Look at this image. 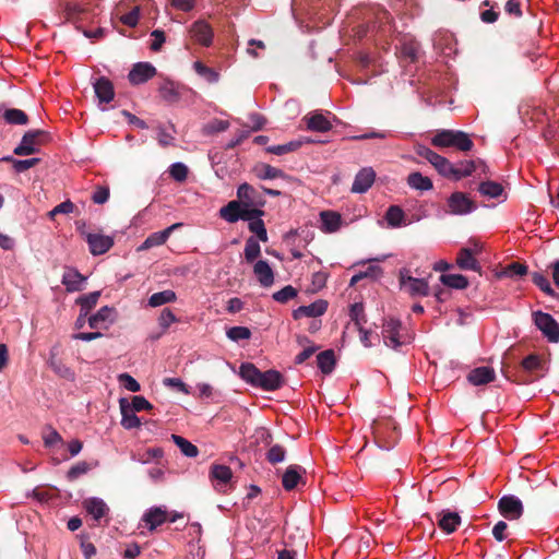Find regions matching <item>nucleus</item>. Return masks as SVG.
<instances>
[{
    "instance_id": "1",
    "label": "nucleus",
    "mask_w": 559,
    "mask_h": 559,
    "mask_svg": "<svg viewBox=\"0 0 559 559\" xmlns=\"http://www.w3.org/2000/svg\"><path fill=\"white\" fill-rule=\"evenodd\" d=\"M242 380L264 391H275L283 384V377L276 370L260 371L253 364L245 362L239 367Z\"/></svg>"
},
{
    "instance_id": "2",
    "label": "nucleus",
    "mask_w": 559,
    "mask_h": 559,
    "mask_svg": "<svg viewBox=\"0 0 559 559\" xmlns=\"http://www.w3.org/2000/svg\"><path fill=\"white\" fill-rule=\"evenodd\" d=\"M431 144L438 148L453 147L462 152H468L474 146L467 133L450 129L437 131L431 138Z\"/></svg>"
},
{
    "instance_id": "3",
    "label": "nucleus",
    "mask_w": 559,
    "mask_h": 559,
    "mask_svg": "<svg viewBox=\"0 0 559 559\" xmlns=\"http://www.w3.org/2000/svg\"><path fill=\"white\" fill-rule=\"evenodd\" d=\"M382 338L384 344L393 349L412 341V336L403 330L401 321L392 318L383 323Z\"/></svg>"
},
{
    "instance_id": "4",
    "label": "nucleus",
    "mask_w": 559,
    "mask_h": 559,
    "mask_svg": "<svg viewBox=\"0 0 559 559\" xmlns=\"http://www.w3.org/2000/svg\"><path fill=\"white\" fill-rule=\"evenodd\" d=\"M535 326L550 343L559 342V323L552 318L551 314L540 310L532 313Z\"/></svg>"
},
{
    "instance_id": "5",
    "label": "nucleus",
    "mask_w": 559,
    "mask_h": 559,
    "mask_svg": "<svg viewBox=\"0 0 559 559\" xmlns=\"http://www.w3.org/2000/svg\"><path fill=\"white\" fill-rule=\"evenodd\" d=\"M400 285L402 289L413 297L427 296L429 294L428 282L424 278L413 277L406 269L400 271Z\"/></svg>"
},
{
    "instance_id": "6",
    "label": "nucleus",
    "mask_w": 559,
    "mask_h": 559,
    "mask_svg": "<svg viewBox=\"0 0 559 559\" xmlns=\"http://www.w3.org/2000/svg\"><path fill=\"white\" fill-rule=\"evenodd\" d=\"M238 200L247 211H262L265 203L262 195L249 183H241L237 189Z\"/></svg>"
},
{
    "instance_id": "7",
    "label": "nucleus",
    "mask_w": 559,
    "mask_h": 559,
    "mask_svg": "<svg viewBox=\"0 0 559 559\" xmlns=\"http://www.w3.org/2000/svg\"><path fill=\"white\" fill-rule=\"evenodd\" d=\"M210 478L216 491L226 493L231 488L233 472L229 466L215 464L211 467Z\"/></svg>"
},
{
    "instance_id": "8",
    "label": "nucleus",
    "mask_w": 559,
    "mask_h": 559,
    "mask_svg": "<svg viewBox=\"0 0 559 559\" xmlns=\"http://www.w3.org/2000/svg\"><path fill=\"white\" fill-rule=\"evenodd\" d=\"M498 509L503 518L511 521L520 519L523 514L522 501L513 495L501 497L498 502Z\"/></svg>"
},
{
    "instance_id": "9",
    "label": "nucleus",
    "mask_w": 559,
    "mask_h": 559,
    "mask_svg": "<svg viewBox=\"0 0 559 559\" xmlns=\"http://www.w3.org/2000/svg\"><path fill=\"white\" fill-rule=\"evenodd\" d=\"M93 255L106 253L114 246V238L98 233H83Z\"/></svg>"
},
{
    "instance_id": "10",
    "label": "nucleus",
    "mask_w": 559,
    "mask_h": 559,
    "mask_svg": "<svg viewBox=\"0 0 559 559\" xmlns=\"http://www.w3.org/2000/svg\"><path fill=\"white\" fill-rule=\"evenodd\" d=\"M44 135V132L40 130H32L26 132L20 144L14 148V154L20 156H27L38 152L39 147V138Z\"/></svg>"
},
{
    "instance_id": "11",
    "label": "nucleus",
    "mask_w": 559,
    "mask_h": 559,
    "mask_svg": "<svg viewBox=\"0 0 559 559\" xmlns=\"http://www.w3.org/2000/svg\"><path fill=\"white\" fill-rule=\"evenodd\" d=\"M189 35L197 44L209 47L213 41L214 33L207 22L199 20L189 27Z\"/></svg>"
},
{
    "instance_id": "12",
    "label": "nucleus",
    "mask_w": 559,
    "mask_h": 559,
    "mask_svg": "<svg viewBox=\"0 0 559 559\" xmlns=\"http://www.w3.org/2000/svg\"><path fill=\"white\" fill-rule=\"evenodd\" d=\"M449 212L454 215L472 213L476 206L463 192H454L448 199Z\"/></svg>"
},
{
    "instance_id": "13",
    "label": "nucleus",
    "mask_w": 559,
    "mask_h": 559,
    "mask_svg": "<svg viewBox=\"0 0 559 559\" xmlns=\"http://www.w3.org/2000/svg\"><path fill=\"white\" fill-rule=\"evenodd\" d=\"M219 216L228 223H236L250 218V211H247L239 201L234 200L221 207Z\"/></svg>"
},
{
    "instance_id": "14",
    "label": "nucleus",
    "mask_w": 559,
    "mask_h": 559,
    "mask_svg": "<svg viewBox=\"0 0 559 559\" xmlns=\"http://www.w3.org/2000/svg\"><path fill=\"white\" fill-rule=\"evenodd\" d=\"M116 310L112 307L104 306L95 314L87 319L88 326L94 330L107 329L115 322Z\"/></svg>"
},
{
    "instance_id": "15",
    "label": "nucleus",
    "mask_w": 559,
    "mask_h": 559,
    "mask_svg": "<svg viewBox=\"0 0 559 559\" xmlns=\"http://www.w3.org/2000/svg\"><path fill=\"white\" fill-rule=\"evenodd\" d=\"M156 74V69L148 62L135 63L128 74L131 84H143Z\"/></svg>"
},
{
    "instance_id": "16",
    "label": "nucleus",
    "mask_w": 559,
    "mask_h": 559,
    "mask_svg": "<svg viewBox=\"0 0 559 559\" xmlns=\"http://www.w3.org/2000/svg\"><path fill=\"white\" fill-rule=\"evenodd\" d=\"M86 277L76 269L67 267L63 272L61 283L66 286L68 293L80 292L84 288Z\"/></svg>"
},
{
    "instance_id": "17",
    "label": "nucleus",
    "mask_w": 559,
    "mask_h": 559,
    "mask_svg": "<svg viewBox=\"0 0 559 559\" xmlns=\"http://www.w3.org/2000/svg\"><path fill=\"white\" fill-rule=\"evenodd\" d=\"M181 226H182V223H175V224L170 225L169 227H167L164 230L151 234L143 241V243L139 247V250H147V249H151L153 247H158V246L164 245L168 240V238L171 235V233L174 230L180 228Z\"/></svg>"
},
{
    "instance_id": "18",
    "label": "nucleus",
    "mask_w": 559,
    "mask_h": 559,
    "mask_svg": "<svg viewBox=\"0 0 559 559\" xmlns=\"http://www.w3.org/2000/svg\"><path fill=\"white\" fill-rule=\"evenodd\" d=\"M167 519L168 512L164 507H152L145 511L141 521L150 531H154L156 527L165 523Z\"/></svg>"
},
{
    "instance_id": "19",
    "label": "nucleus",
    "mask_w": 559,
    "mask_h": 559,
    "mask_svg": "<svg viewBox=\"0 0 559 559\" xmlns=\"http://www.w3.org/2000/svg\"><path fill=\"white\" fill-rule=\"evenodd\" d=\"M328 309V302L323 299H318L308 306H300L293 311L294 319L300 318H318L325 313Z\"/></svg>"
},
{
    "instance_id": "20",
    "label": "nucleus",
    "mask_w": 559,
    "mask_h": 559,
    "mask_svg": "<svg viewBox=\"0 0 559 559\" xmlns=\"http://www.w3.org/2000/svg\"><path fill=\"white\" fill-rule=\"evenodd\" d=\"M376 173L371 167H365L355 176L352 191L355 193H365L373 185Z\"/></svg>"
},
{
    "instance_id": "21",
    "label": "nucleus",
    "mask_w": 559,
    "mask_h": 559,
    "mask_svg": "<svg viewBox=\"0 0 559 559\" xmlns=\"http://www.w3.org/2000/svg\"><path fill=\"white\" fill-rule=\"evenodd\" d=\"M82 506L84 510L87 512V514L91 515L95 521L102 520L109 513V508L107 503L103 499L97 497H91L85 499Z\"/></svg>"
},
{
    "instance_id": "22",
    "label": "nucleus",
    "mask_w": 559,
    "mask_h": 559,
    "mask_svg": "<svg viewBox=\"0 0 559 559\" xmlns=\"http://www.w3.org/2000/svg\"><path fill=\"white\" fill-rule=\"evenodd\" d=\"M304 120L307 129L313 132H328L332 129L331 120L320 111L310 112Z\"/></svg>"
},
{
    "instance_id": "23",
    "label": "nucleus",
    "mask_w": 559,
    "mask_h": 559,
    "mask_svg": "<svg viewBox=\"0 0 559 559\" xmlns=\"http://www.w3.org/2000/svg\"><path fill=\"white\" fill-rule=\"evenodd\" d=\"M93 87L98 102L108 104L115 97L114 85L107 78H98L93 82Z\"/></svg>"
},
{
    "instance_id": "24",
    "label": "nucleus",
    "mask_w": 559,
    "mask_h": 559,
    "mask_svg": "<svg viewBox=\"0 0 559 559\" xmlns=\"http://www.w3.org/2000/svg\"><path fill=\"white\" fill-rule=\"evenodd\" d=\"M495 378L496 372L493 368L488 366L477 367L471 370L467 376V380L469 381V383L476 386L490 383L495 380Z\"/></svg>"
},
{
    "instance_id": "25",
    "label": "nucleus",
    "mask_w": 559,
    "mask_h": 559,
    "mask_svg": "<svg viewBox=\"0 0 559 559\" xmlns=\"http://www.w3.org/2000/svg\"><path fill=\"white\" fill-rule=\"evenodd\" d=\"M119 406L121 412V426L124 429L131 430L139 428L142 425L141 419L135 415V412L129 408V402L127 399L121 397L119 400Z\"/></svg>"
},
{
    "instance_id": "26",
    "label": "nucleus",
    "mask_w": 559,
    "mask_h": 559,
    "mask_svg": "<svg viewBox=\"0 0 559 559\" xmlns=\"http://www.w3.org/2000/svg\"><path fill=\"white\" fill-rule=\"evenodd\" d=\"M342 225V217L334 211H322L320 213V229L325 234L337 231Z\"/></svg>"
},
{
    "instance_id": "27",
    "label": "nucleus",
    "mask_w": 559,
    "mask_h": 559,
    "mask_svg": "<svg viewBox=\"0 0 559 559\" xmlns=\"http://www.w3.org/2000/svg\"><path fill=\"white\" fill-rule=\"evenodd\" d=\"M253 273L262 287H270L273 285L274 272L267 261H257L253 265Z\"/></svg>"
},
{
    "instance_id": "28",
    "label": "nucleus",
    "mask_w": 559,
    "mask_h": 559,
    "mask_svg": "<svg viewBox=\"0 0 559 559\" xmlns=\"http://www.w3.org/2000/svg\"><path fill=\"white\" fill-rule=\"evenodd\" d=\"M306 473L305 468L300 465H289L282 477V485L285 490H293L297 487L299 481L302 480V475Z\"/></svg>"
},
{
    "instance_id": "29",
    "label": "nucleus",
    "mask_w": 559,
    "mask_h": 559,
    "mask_svg": "<svg viewBox=\"0 0 559 559\" xmlns=\"http://www.w3.org/2000/svg\"><path fill=\"white\" fill-rule=\"evenodd\" d=\"M263 211H250V218H246L251 233L257 235L258 240L267 241V233L262 221Z\"/></svg>"
},
{
    "instance_id": "30",
    "label": "nucleus",
    "mask_w": 559,
    "mask_h": 559,
    "mask_svg": "<svg viewBox=\"0 0 559 559\" xmlns=\"http://www.w3.org/2000/svg\"><path fill=\"white\" fill-rule=\"evenodd\" d=\"M484 163L480 159L477 160H462L454 165L453 174L449 178L460 180L464 177L471 176L478 168H484Z\"/></svg>"
},
{
    "instance_id": "31",
    "label": "nucleus",
    "mask_w": 559,
    "mask_h": 559,
    "mask_svg": "<svg viewBox=\"0 0 559 559\" xmlns=\"http://www.w3.org/2000/svg\"><path fill=\"white\" fill-rule=\"evenodd\" d=\"M456 264L460 269L466 271L477 272L480 270L479 263L474 258V252L469 248H463L460 250L456 258Z\"/></svg>"
},
{
    "instance_id": "32",
    "label": "nucleus",
    "mask_w": 559,
    "mask_h": 559,
    "mask_svg": "<svg viewBox=\"0 0 559 559\" xmlns=\"http://www.w3.org/2000/svg\"><path fill=\"white\" fill-rule=\"evenodd\" d=\"M407 185L412 189L418 191H429L433 187L431 179L418 171H414L408 175Z\"/></svg>"
},
{
    "instance_id": "33",
    "label": "nucleus",
    "mask_w": 559,
    "mask_h": 559,
    "mask_svg": "<svg viewBox=\"0 0 559 559\" xmlns=\"http://www.w3.org/2000/svg\"><path fill=\"white\" fill-rule=\"evenodd\" d=\"M43 441L46 448L56 449L63 447L64 442L61 435L51 426H46L43 430Z\"/></svg>"
},
{
    "instance_id": "34",
    "label": "nucleus",
    "mask_w": 559,
    "mask_h": 559,
    "mask_svg": "<svg viewBox=\"0 0 559 559\" xmlns=\"http://www.w3.org/2000/svg\"><path fill=\"white\" fill-rule=\"evenodd\" d=\"M317 364L322 373H331L335 367L334 352L332 349L321 352L317 356Z\"/></svg>"
},
{
    "instance_id": "35",
    "label": "nucleus",
    "mask_w": 559,
    "mask_h": 559,
    "mask_svg": "<svg viewBox=\"0 0 559 559\" xmlns=\"http://www.w3.org/2000/svg\"><path fill=\"white\" fill-rule=\"evenodd\" d=\"M460 523L461 518L457 513L445 512L439 520V527L447 534H451L456 530Z\"/></svg>"
},
{
    "instance_id": "36",
    "label": "nucleus",
    "mask_w": 559,
    "mask_h": 559,
    "mask_svg": "<svg viewBox=\"0 0 559 559\" xmlns=\"http://www.w3.org/2000/svg\"><path fill=\"white\" fill-rule=\"evenodd\" d=\"M176 299H177L176 293L171 289H166L163 292L154 293L148 298V306H151L153 308L160 307L163 305L174 302V301H176Z\"/></svg>"
},
{
    "instance_id": "37",
    "label": "nucleus",
    "mask_w": 559,
    "mask_h": 559,
    "mask_svg": "<svg viewBox=\"0 0 559 559\" xmlns=\"http://www.w3.org/2000/svg\"><path fill=\"white\" fill-rule=\"evenodd\" d=\"M385 219L388 222V225L393 228L406 225V223L404 222V212L397 205H391L385 213Z\"/></svg>"
},
{
    "instance_id": "38",
    "label": "nucleus",
    "mask_w": 559,
    "mask_h": 559,
    "mask_svg": "<svg viewBox=\"0 0 559 559\" xmlns=\"http://www.w3.org/2000/svg\"><path fill=\"white\" fill-rule=\"evenodd\" d=\"M440 281L445 286L455 289H464L468 286L467 278L461 274H443L440 276Z\"/></svg>"
},
{
    "instance_id": "39",
    "label": "nucleus",
    "mask_w": 559,
    "mask_h": 559,
    "mask_svg": "<svg viewBox=\"0 0 559 559\" xmlns=\"http://www.w3.org/2000/svg\"><path fill=\"white\" fill-rule=\"evenodd\" d=\"M171 440L180 449L183 455L188 457H195L199 454L198 448L183 437L178 435H171Z\"/></svg>"
},
{
    "instance_id": "40",
    "label": "nucleus",
    "mask_w": 559,
    "mask_h": 559,
    "mask_svg": "<svg viewBox=\"0 0 559 559\" xmlns=\"http://www.w3.org/2000/svg\"><path fill=\"white\" fill-rule=\"evenodd\" d=\"M163 456V450L160 448H150L143 452L132 454V460L141 464H148L155 459Z\"/></svg>"
},
{
    "instance_id": "41",
    "label": "nucleus",
    "mask_w": 559,
    "mask_h": 559,
    "mask_svg": "<svg viewBox=\"0 0 559 559\" xmlns=\"http://www.w3.org/2000/svg\"><path fill=\"white\" fill-rule=\"evenodd\" d=\"M194 71L209 83H216L219 80V73L203 64L201 61L193 62Z\"/></svg>"
},
{
    "instance_id": "42",
    "label": "nucleus",
    "mask_w": 559,
    "mask_h": 559,
    "mask_svg": "<svg viewBox=\"0 0 559 559\" xmlns=\"http://www.w3.org/2000/svg\"><path fill=\"white\" fill-rule=\"evenodd\" d=\"M478 190L483 195L495 199L502 194L503 187L496 181H483Z\"/></svg>"
},
{
    "instance_id": "43",
    "label": "nucleus",
    "mask_w": 559,
    "mask_h": 559,
    "mask_svg": "<svg viewBox=\"0 0 559 559\" xmlns=\"http://www.w3.org/2000/svg\"><path fill=\"white\" fill-rule=\"evenodd\" d=\"M50 368L53 370L55 373H57L59 377L68 380V381H74L75 373L74 371L64 365L61 360L58 359H51L49 361Z\"/></svg>"
},
{
    "instance_id": "44",
    "label": "nucleus",
    "mask_w": 559,
    "mask_h": 559,
    "mask_svg": "<svg viewBox=\"0 0 559 559\" xmlns=\"http://www.w3.org/2000/svg\"><path fill=\"white\" fill-rule=\"evenodd\" d=\"M100 297V292H92L85 295L80 296L76 299V304L80 305L81 310L83 312H88L96 306L98 299Z\"/></svg>"
},
{
    "instance_id": "45",
    "label": "nucleus",
    "mask_w": 559,
    "mask_h": 559,
    "mask_svg": "<svg viewBox=\"0 0 559 559\" xmlns=\"http://www.w3.org/2000/svg\"><path fill=\"white\" fill-rule=\"evenodd\" d=\"M261 253L259 240L254 237H249L245 246V259L247 262H253Z\"/></svg>"
},
{
    "instance_id": "46",
    "label": "nucleus",
    "mask_w": 559,
    "mask_h": 559,
    "mask_svg": "<svg viewBox=\"0 0 559 559\" xmlns=\"http://www.w3.org/2000/svg\"><path fill=\"white\" fill-rule=\"evenodd\" d=\"M229 128L227 120L212 119L203 126L202 132L205 135H213L215 133L224 132Z\"/></svg>"
},
{
    "instance_id": "47",
    "label": "nucleus",
    "mask_w": 559,
    "mask_h": 559,
    "mask_svg": "<svg viewBox=\"0 0 559 559\" xmlns=\"http://www.w3.org/2000/svg\"><path fill=\"white\" fill-rule=\"evenodd\" d=\"M302 143V141H290L285 144L272 145L266 147V152L280 156L298 150Z\"/></svg>"
},
{
    "instance_id": "48",
    "label": "nucleus",
    "mask_w": 559,
    "mask_h": 559,
    "mask_svg": "<svg viewBox=\"0 0 559 559\" xmlns=\"http://www.w3.org/2000/svg\"><path fill=\"white\" fill-rule=\"evenodd\" d=\"M3 118L10 124H26L28 121L26 114L16 108L7 109L3 114Z\"/></svg>"
},
{
    "instance_id": "49",
    "label": "nucleus",
    "mask_w": 559,
    "mask_h": 559,
    "mask_svg": "<svg viewBox=\"0 0 559 559\" xmlns=\"http://www.w3.org/2000/svg\"><path fill=\"white\" fill-rule=\"evenodd\" d=\"M400 52L402 57L409 61H415L419 55V46L414 40L404 41L400 48Z\"/></svg>"
},
{
    "instance_id": "50",
    "label": "nucleus",
    "mask_w": 559,
    "mask_h": 559,
    "mask_svg": "<svg viewBox=\"0 0 559 559\" xmlns=\"http://www.w3.org/2000/svg\"><path fill=\"white\" fill-rule=\"evenodd\" d=\"M431 165L438 170L440 175L447 178H449L454 170V165L448 158L441 155H439L436 162L431 163Z\"/></svg>"
},
{
    "instance_id": "51",
    "label": "nucleus",
    "mask_w": 559,
    "mask_h": 559,
    "mask_svg": "<svg viewBox=\"0 0 559 559\" xmlns=\"http://www.w3.org/2000/svg\"><path fill=\"white\" fill-rule=\"evenodd\" d=\"M283 175L284 174L281 169L266 164H263L257 168L258 178L263 180L280 178L283 177Z\"/></svg>"
},
{
    "instance_id": "52",
    "label": "nucleus",
    "mask_w": 559,
    "mask_h": 559,
    "mask_svg": "<svg viewBox=\"0 0 559 559\" xmlns=\"http://www.w3.org/2000/svg\"><path fill=\"white\" fill-rule=\"evenodd\" d=\"M227 337L233 342L249 340L251 331L246 326H233L226 331Z\"/></svg>"
},
{
    "instance_id": "53",
    "label": "nucleus",
    "mask_w": 559,
    "mask_h": 559,
    "mask_svg": "<svg viewBox=\"0 0 559 559\" xmlns=\"http://www.w3.org/2000/svg\"><path fill=\"white\" fill-rule=\"evenodd\" d=\"M298 292L292 285H287L284 288L273 294V299L280 304H285L297 296Z\"/></svg>"
},
{
    "instance_id": "54",
    "label": "nucleus",
    "mask_w": 559,
    "mask_h": 559,
    "mask_svg": "<svg viewBox=\"0 0 559 559\" xmlns=\"http://www.w3.org/2000/svg\"><path fill=\"white\" fill-rule=\"evenodd\" d=\"M532 281L546 295H548V296H554L555 295V290L552 289L548 278L544 274H542V273H534L532 275Z\"/></svg>"
},
{
    "instance_id": "55",
    "label": "nucleus",
    "mask_w": 559,
    "mask_h": 559,
    "mask_svg": "<svg viewBox=\"0 0 559 559\" xmlns=\"http://www.w3.org/2000/svg\"><path fill=\"white\" fill-rule=\"evenodd\" d=\"M285 456L286 450L280 444L272 445L266 453V459L271 464H277L283 462L285 460Z\"/></svg>"
},
{
    "instance_id": "56",
    "label": "nucleus",
    "mask_w": 559,
    "mask_h": 559,
    "mask_svg": "<svg viewBox=\"0 0 559 559\" xmlns=\"http://www.w3.org/2000/svg\"><path fill=\"white\" fill-rule=\"evenodd\" d=\"M169 175L176 181L182 182L187 179L188 167L180 162L174 163L169 167Z\"/></svg>"
},
{
    "instance_id": "57",
    "label": "nucleus",
    "mask_w": 559,
    "mask_h": 559,
    "mask_svg": "<svg viewBox=\"0 0 559 559\" xmlns=\"http://www.w3.org/2000/svg\"><path fill=\"white\" fill-rule=\"evenodd\" d=\"M157 140L162 146L170 145L175 140L173 127L159 126L157 129Z\"/></svg>"
},
{
    "instance_id": "58",
    "label": "nucleus",
    "mask_w": 559,
    "mask_h": 559,
    "mask_svg": "<svg viewBox=\"0 0 559 559\" xmlns=\"http://www.w3.org/2000/svg\"><path fill=\"white\" fill-rule=\"evenodd\" d=\"M526 273H527L526 265L518 263V262H513V263L509 264L503 270V275L507 277H511V278L522 277Z\"/></svg>"
},
{
    "instance_id": "59",
    "label": "nucleus",
    "mask_w": 559,
    "mask_h": 559,
    "mask_svg": "<svg viewBox=\"0 0 559 559\" xmlns=\"http://www.w3.org/2000/svg\"><path fill=\"white\" fill-rule=\"evenodd\" d=\"M119 383L128 391L135 393L141 390L140 383L129 373H120L118 376Z\"/></svg>"
},
{
    "instance_id": "60",
    "label": "nucleus",
    "mask_w": 559,
    "mask_h": 559,
    "mask_svg": "<svg viewBox=\"0 0 559 559\" xmlns=\"http://www.w3.org/2000/svg\"><path fill=\"white\" fill-rule=\"evenodd\" d=\"M91 466L88 463L81 461L74 464L67 473V478L69 480H75L80 476L86 474L90 471Z\"/></svg>"
},
{
    "instance_id": "61",
    "label": "nucleus",
    "mask_w": 559,
    "mask_h": 559,
    "mask_svg": "<svg viewBox=\"0 0 559 559\" xmlns=\"http://www.w3.org/2000/svg\"><path fill=\"white\" fill-rule=\"evenodd\" d=\"M349 317L352 321H354L356 328H360L366 322L365 313H364V306L362 304H354L350 306L349 309Z\"/></svg>"
},
{
    "instance_id": "62",
    "label": "nucleus",
    "mask_w": 559,
    "mask_h": 559,
    "mask_svg": "<svg viewBox=\"0 0 559 559\" xmlns=\"http://www.w3.org/2000/svg\"><path fill=\"white\" fill-rule=\"evenodd\" d=\"M129 408L136 413L142 411H151L153 405L144 396L134 395L131 403H129Z\"/></svg>"
},
{
    "instance_id": "63",
    "label": "nucleus",
    "mask_w": 559,
    "mask_h": 559,
    "mask_svg": "<svg viewBox=\"0 0 559 559\" xmlns=\"http://www.w3.org/2000/svg\"><path fill=\"white\" fill-rule=\"evenodd\" d=\"M177 321V317L169 308L163 309L158 317V324L164 331L167 330L173 323Z\"/></svg>"
},
{
    "instance_id": "64",
    "label": "nucleus",
    "mask_w": 559,
    "mask_h": 559,
    "mask_svg": "<svg viewBox=\"0 0 559 559\" xmlns=\"http://www.w3.org/2000/svg\"><path fill=\"white\" fill-rule=\"evenodd\" d=\"M522 367L526 371H535L543 368V362L538 355L532 354L523 359Z\"/></svg>"
}]
</instances>
